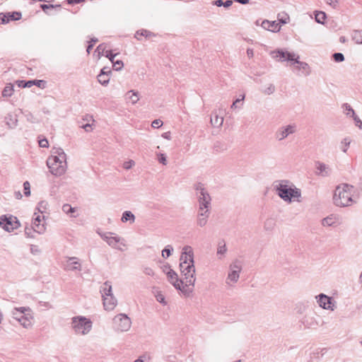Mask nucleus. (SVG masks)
Wrapping results in <instances>:
<instances>
[{
    "label": "nucleus",
    "instance_id": "f257e3e1",
    "mask_svg": "<svg viewBox=\"0 0 362 362\" xmlns=\"http://www.w3.org/2000/svg\"><path fill=\"white\" fill-rule=\"evenodd\" d=\"M273 189L278 196L285 202L291 203L297 200L300 202L301 191L288 180H279L273 183Z\"/></svg>",
    "mask_w": 362,
    "mask_h": 362
},
{
    "label": "nucleus",
    "instance_id": "f03ea898",
    "mask_svg": "<svg viewBox=\"0 0 362 362\" xmlns=\"http://www.w3.org/2000/svg\"><path fill=\"white\" fill-rule=\"evenodd\" d=\"M52 153L47 160V165L52 175L60 176L66 170V153L62 148H53Z\"/></svg>",
    "mask_w": 362,
    "mask_h": 362
},
{
    "label": "nucleus",
    "instance_id": "7ed1b4c3",
    "mask_svg": "<svg viewBox=\"0 0 362 362\" xmlns=\"http://www.w3.org/2000/svg\"><path fill=\"white\" fill-rule=\"evenodd\" d=\"M354 187L349 184L342 183L339 185L333 194V203L339 207H346L355 203L352 198Z\"/></svg>",
    "mask_w": 362,
    "mask_h": 362
},
{
    "label": "nucleus",
    "instance_id": "20e7f679",
    "mask_svg": "<svg viewBox=\"0 0 362 362\" xmlns=\"http://www.w3.org/2000/svg\"><path fill=\"white\" fill-rule=\"evenodd\" d=\"M272 54L274 59H279L281 61H291L295 64H298V69H303L306 71V75H309L310 73V66L308 64L304 62H300L298 60L299 56L298 54H296L295 53L284 52L283 50L279 49L277 51L272 52Z\"/></svg>",
    "mask_w": 362,
    "mask_h": 362
},
{
    "label": "nucleus",
    "instance_id": "39448f33",
    "mask_svg": "<svg viewBox=\"0 0 362 362\" xmlns=\"http://www.w3.org/2000/svg\"><path fill=\"white\" fill-rule=\"evenodd\" d=\"M243 269V262L238 259H234L228 267V272L225 281L228 288H233L239 281L240 275Z\"/></svg>",
    "mask_w": 362,
    "mask_h": 362
},
{
    "label": "nucleus",
    "instance_id": "423d86ee",
    "mask_svg": "<svg viewBox=\"0 0 362 362\" xmlns=\"http://www.w3.org/2000/svg\"><path fill=\"white\" fill-rule=\"evenodd\" d=\"M71 327L75 334L86 335L93 327L92 321L84 316H75L71 318Z\"/></svg>",
    "mask_w": 362,
    "mask_h": 362
},
{
    "label": "nucleus",
    "instance_id": "0eeeda50",
    "mask_svg": "<svg viewBox=\"0 0 362 362\" xmlns=\"http://www.w3.org/2000/svg\"><path fill=\"white\" fill-rule=\"evenodd\" d=\"M13 315H19L21 317L18 322L25 328H29L32 326L33 315L31 309L28 307H21L15 308L12 311Z\"/></svg>",
    "mask_w": 362,
    "mask_h": 362
},
{
    "label": "nucleus",
    "instance_id": "6e6552de",
    "mask_svg": "<svg viewBox=\"0 0 362 362\" xmlns=\"http://www.w3.org/2000/svg\"><path fill=\"white\" fill-rule=\"evenodd\" d=\"M180 272L185 280V285L187 288L188 286H194L196 277H195V267L194 264H181L180 265Z\"/></svg>",
    "mask_w": 362,
    "mask_h": 362
},
{
    "label": "nucleus",
    "instance_id": "1a4fd4ad",
    "mask_svg": "<svg viewBox=\"0 0 362 362\" xmlns=\"http://www.w3.org/2000/svg\"><path fill=\"white\" fill-rule=\"evenodd\" d=\"M115 329L119 332H127L132 326L131 319L125 314H118L113 318Z\"/></svg>",
    "mask_w": 362,
    "mask_h": 362
},
{
    "label": "nucleus",
    "instance_id": "9d476101",
    "mask_svg": "<svg viewBox=\"0 0 362 362\" xmlns=\"http://www.w3.org/2000/svg\"><path fill=\"white\" fill-rule=\"evenodd\" d=\"M296 131L297 127L295 124L281 126L275 132L274 137L278 141H281L286 139L289 135L295 134Z\"/></svg>",
    "mask_w": 362,
    "mask_h": 362
},
{
    "label": "nucleus",
    "instance_id": "9b49d317",
    "mask_svg": "<svg viewBox=\"0 0 362 362\" xmlns=\"http://www.w3.org/2000/svg\"><path fill=\"white\" fill-rule=\"evenodd\" d=\"M0 226L5 230L11 232L20 226V223L16 216L3 215L0 217Z\"/></svg>",
    "mask_w": 362,
    "mask_h": 362
},
{
    "label": "nucleus",
    "instance_id": "f8f14e48",
    "mask_svg": "<svg viewBox=\"0 0 362 362\" xmlns=\"http://www.w3.org/2000/svg\"><path fill=\"white\" fill-rule=\"evenodd\" d=\"M315 299L318 305L324 310L334 311L337 308L336 301L332 297L324 293L316 296Z\"/></svg>",
    "mask_w": 362,
    "mask_h": 362
},
{
    "label": "nucleus",
    "instance_id": "ddd939ff",
    "mask_svg": "<svg viewBox=\"0 0 362 362\" xmlns=\"http://www.w3.org/2000/svg\"><path fill=\"white\" fill-rule=\"evenodd\" d=\"M167 278L176 289L185 293L191 291L184 285V281L178 279L177 274L173 269L168 271Z\"/></svg>",
    "mask_w": 362,
    "mask_h": 362
},
{
    "label": "nucleus",
    "instance_id": "4468645a",
    "mask_svg": "<svg viewBox=\"0 0 362 362\" xmlns=\"http://www.w3.org/2000/svg\"><path fill=\"white\" fill-rule=\"evenodd\" d=\"M100 236L112 247L117 250H122L119 244L124 246L123 239L119 236H112V233H98Z\"/></svg>",
    "mask_w": 362,
    "mask_h": 362
},
{
    "label": "nucleus",
    "instance_id": "2eb2a0df",
    "mask_svg": "<svg viewBox=\"0 0 362 362\" xmlns=\"http://www.w3.org/2000/svg\"><path fill=\"white\" fill-rule=\"evenodd\" d=\"M198 202L211 205V198L202 183H197L194 186Z\"/></svg>",
    "mask_w": 362,
    "mask_h": 362
},
{
    "label": "nucleus",
    "instance_id": "dca6fc26",
    "mask_svg": "<svg viewBox=\"0 0 362 362\" xmlns=\"http://www.w3.org/2000/svg\"><path fill=\"white\" fill-rule=\"evenodd\" d=\"M194 264V252L191 246L186 245L182 248V252L180 256V263L181 264Z\"/></svg>",
    "mask_w": 362,
    "mask_h": 362
},
{
    "label": "nucleus",
    "instance_id": "f3484780",
    "mask_svg": "<svg viewBox=\"0 0 362 362\" xmlns=\"http://www.w3.org/2000/svg\"><path fill=\"white\" fill-rule=\"evenodd\" d=\"M210 216V210H204V211H197L196 223L197 226L203 228L206 226L208 219Z\"/></svg>",
    "mask_w": 362,
    "mask_h": 362
},
{
    "label": "nucleus",
    "instance_id": "a211bd4d",
    "mask_svg": "<svg viewBox=\"0 0 362 362\" xmlns=\"http://www.w3.org/2000/svg\"><path fill=\"white\" fill-rule=\"evenodd\" d=\"M340 223L339 217L334 214H331L322 220V225L323 226H337Z\"/></svg>",
    "mask_w": 362,
    "mask_h": 362
},
{
    "label": "nucleus",
    "instance_id": "6ab92c4d",
    "mask_svg": "<svg viewBox=\"0 0 362 362\" xmlns=\"http://www.w3.org/2000/svg\"><path fill=\"white\" fill-rule=\"evenodd\" d=\"M103 300L105 310L108 311L113 310L117 304V300L114 295L103 297Z\"/></svg>",
    "mask_w": 362,
    "mask_h": 362
},
{
    "label": "nucleus",
    "instance_id": "aec40b11",
    "mask_svg": "<svg viewBox=\"0 0 362 362\" xmlns=\"http://www.w3.org/2000/svg\"><path fill=\"white\" fill-rule=\"evenodd\" d=\"M262 27L267 30L272 32H277L281 29V25L276 21H269L268 20H264L262 23Z\"/></svg>",
    "mask_w": 362,
    "mask_h": 362
},
{
    "label": "nucleus",
    "instance_id": "412c9836",
    "mask_svg": "<svg viewBox=\"0 0 362 362\" xmlns=\"http://www.w3.org/2000/svg\"><path fill=\"white\" fill-rule=\"evenodd\" d=\"M65 269L81 271V266L79 262L78 261L77 257H69L66 264L65 265Z\"/></svg>",
    "mask_w": 362,
    "mask_h": 362
},
{
    "label": "nucleus",
    "instance_id": "4be33fe9",
    "mask_svg": "<svg viewBox=\"0 0 362 362\" xmlns=\"http://www.w3.org/2000/svg\"><path fill=\"white\" fill-rule=\"evenodd\" d=\"M316 168L317 170V175H320L323 177L329 176L331 174L330 168L324 163L317 162L316 163Z\"/></svg>",
    "mask_w": 362,
    "mask_h": 362
},
{
    "label": "nucleus",
    "instance_id": "5701e85b",
    "mask_svg": "<svg viewBox=\"0 0 362 362\" xmlns=\"http://www.w3.org/2000/svg\"><path fill=\"white\" fill-rule=\"evenodd\" d=\"M210 123L214 127L219 128L223 125V117L217 111H214L211 114Z\"/></svg>",
    "mask_w": 362,
    "mask_h": 362
},
{
    "label": "nucleus",
    "instance_id": "b1692460",
    "mask_svg": "<svg viewBox=\"0 0 362 362\" xmlns=\"http://www.w3.org/2000/svg\"><path fill=\"white\" fill-rule=\"evenodd\" d=\"M40 221H41V216L40 215H37L33 222L32 228L33 229V230L35 232L42 234L45 232V227L44 224H40Z\"/></svg>",
    "mask_w": 362,
    "mask_h": 362
},
{
    "label": "nucleus",
    "instance_id": "393cba45",
    "mask_svg": "<svg viewBox=\"0 0 362 362\" xmlns=\"http://www.w3.org/2000/svg\"><path fill=\"white\" fill-rule=\"evenodd\" d=\"M100 291L102 294V298L113 295L111 282L109 281H105L100 286Z\"/></svg>",
    "mask_w": 362,
    "mask_h": 362
},
{
    "label": "nucleus",
    "instance_id": "a878e982",
    "mask_svg": "<svg viewBox=\"0 0 362 362\" xmlns=\"http://www.w3.org/2000/svg\"><path fill=\"white\" fill-rule=\"evenodd\" d=\"M303 324L304 325L305 327L310 329V328H315L318 323L315 318L313 316H308L305 315L303 319Z\"/></svg>",
    "mask_w": 362,
    "mask_h": 362
},
{
    "label": "nucleus",
    "instance_id": "bb28decb",
    "mask_svg": "<svg viewBox=\"0 0 362 362\" xmlns=\"http://www.w3.org/2000/svg\"><path fill=\"white\" fill-rule=\"evenodd\" d=\"M227 252V247L224 241L220 242L218 244L216 255L219 259H222Z\"/></svg>",
    "mask_w": 362,
    "mask_h": 362
},
{
    "label": "nucleus",
    "instance_id": "cd10ccee",
    "mask_svg": "<svg viewBox=\"0 0 362 362\" xmlns=\"http://www.w3.org/2000/svg\"><path fill=\"white\" fill-rule=\"evenodd\" d=\"M98 81L101 85L106 86L110 81L107 72H104V69H101L100 73L98 76Z\"/></svg>",
    "mask_w": 362,
    "mask_h": 362
},
{
    "label": "nucleus",
    "instance_id": "c85d7f7f",
    "mask_svg": "<svg viewBox=\"0 0 362 362\" xmlns=\"http://www.w3.org/2000/svg\"><path fill=\"white\" fill-rule=\"evenodd\" d=\"M351 39L356 44H362V30H354L351 33Z\"/></svg>",
    "mask_w": 362,
    "mask_h": 362
},
{
    "label": "nucleus",
    "instance_id": "c756f323",
    "mask_svg": "<svg viewBox=\"0 0 362 362\" xmlns=\"http://www.w3.org/2000/svg\"><path fill=\"white\" fill-rule=\"evenodd\" d=\"M126 95L133 105L136 104L139 100V92L137 91L129 90Z\"/></svg>",
    "mask_w": 362,
    "mask_h": 362
},
{
    "label": "nucleus",
    "instance_id": "7c9ffc66",
    "mask_svg": "<svg viewBox=\"0 0 362 362\" xmlns=\"http://www.w3.org/2000/svg\"><path fill=\"white\" fill-rule=\"evenodd\" d=\"M121 221L123 223L130 221L131 223H134L135 221V216L130 211H125L123 212Z\"/></svg>",
    "mask_w": 362,
    "mask_h": 362
},
{
    "label": "nucleus",
    "instance_id": "2f4dec72",
    "mask_svg": "<svg viewBox=\"0 0 362 362\" xmlns=\"http://www.w3.org/2000/svg\"><path fill=\"white\" fill-rule=\"evenodd\" d=\"M62 211L66 214L70 215L71 217H76L77 216L74 214L76 211V208L72 207L71 205L68 204H65L62 206Z\"/></svg>",
    "mask_w": 362,
    "mask_h": 362
},
{
    "label": "nucleus",
    "instance_id": "473e14b6",
    "mask_svg": "<svg viewBox=\"0 0 362 362\" xmlns=\"http://www.w3.org/2000/svg\"><path fill=\"white\" fill-rule=\"evenodd\" d=\"M13 86L12 84L9 83L6 85L3 91H2V95L4 97H10L13 95Z\"/></svg>",
    "mask_w": 362,
    "mask_h": 362
},
{
    "label": "nucleus",
    "instance_id": "72a5a7b5",
    "mask_svg": "<svg viewBox=\"0 0 362 362\" xmlns=\"http://www.w3.org/2000/svg\"><path fill=\"white\" fill-rule=\"evenodd\" d=\"M151 35H153V34L150 31L146 30H141L136 31V33L135 34V37L137 40H141V36H144L146 37H149Z\"/></svg>",
    "mask_w": 362,
    "mask_h": 362
},
{
    "label": "nucleus",
    "instance_id": "f704fd0d",
    "mask_svg": "<svg viewBox=\"0 0 362 362\" xmlns=\"http://www.w3.org/2000/svg\"><path fill=\"white\" fill-rule=\"evenodd\" d=\"M277 18L280 23L286 24L289 21V16L285 12H281L278 14Z\"/></svg>",
    "mask_w": 362,
    "mask_h": 362
},
{
    "label": "nucleus",
    "instance_id": "c9c22d12",
    "mask_svg": "<svg viewBox=\"0 0 362 362\" xmlns=\"http://www.w3.org/2000/svg\"><path fill=\"white\" fill-rule=\"evenodd\" d=\"M351 140L349 138H344L341 141L340 148L344 153H346L347 150L350 146Z\"/></svg>",
    "mask_w": 362,
    "mask_h": 362
},
{
    "label": "nucleus",
    "instance_id": "e433bc0d",
    "mask_svg": "<svg viewBox=\"0 0 362 362\" xmlns=\"http://www.w3.org/2000/svg\"><path fill=\"white\" fill-rule=\"evenodd\" d=\"M6 14L7 18L9 19V21L19 20L21 18L22 16L21 13L17 11H14L12 13H6Z\"/></svg>",
    "mask_w": 362,
    "mask_h": 362
},
{
    "label": "nucleus",
    "instance_id": "4c0bfd02",
    "mask_svg": "<svg viewBox=\"0 0 362 362\" xmlns=\"http://www.w3.org/2000/svg\"><path fill=\"white\" fill-rule=\"evenodd\" d=\"M173 251V248L170 245H168L165 247L162 250V257L165 259L169 257L172 252Z\"/></svg>",
    "mask_w": 362,
    "mask_h": 362
},
{
    "label": "nucleus",
    "instance_id": "58836bf2",
    "mask_svg": "<svg viewBox=\"0 0 362 362\" xmlns=\"http://www.w3.org/2000/svg\"><path fill=\"white\" fill-rule=\"evenodd\" d=\"M275 226V221L273 218H268L264 222V229L266 230H272Z\"/></svg>",
    "mask_w": 362,
    "mask_h": 362
},
{
    "label": "nucleus",
    "instance_id": "ea45409f",
    "mask_svg": "<svg viewBox=\"0 0 362 362\" xmlns=\"http://www.w3.org/2000/svg\"><path fill=\"white\" fill-rule=\"evenodd\" d=\"M326 18V13L323 11H318L315 14V21L318 23L324 24V21Z\"/></svg>",
    "mask_w": 362,
    "mask_h": 362
},
{
    "label": "nucleus",
    "instance_id": "a19ab883",
    "mask_svg": "<svg viewBox=\"0 0 362 362\" xmlns=\"http://www.w3.org/2000/svg\"><path fill=\"white\" fill-rule=\"evenodd\" d=\"M344 113L347 115V116H349V117H354L355 115V112L354 110H353V108L348 104H344Z\"/></svg>",
    "mask_w": 362,
    "mask_h": 362
},
{
    "label": "nucleus",
    "instance_id": "79ce46f5",
    "mask_svg": "<svg viewBox=\"0 0 362 362\" xmlns=\"http://www.w3.org/2000/svg\"><path fill=\"white\" fill-rule=\"evenodd\" d=\"M276 88L274 84L270 83L268 85L267 87H266L263 90L262 93L266 95H271L274 93Z\"/></svg>",
    "mask_w": 362,
    "mask_h": 362
},
{
    "label": "nucleus",
    "instance_id": "37998d69",
    "mask_svg": "<svg viewBox=\"0 0 362 362\" xmlns=\"http://www.w3.org/2000/svg\"><path fill=\"white\" fill-rule=\"evenodd\" d=\"M23 189H24V194L26 197H28L30 195V185L28 181H25L23 183Z\"/></svg>",
    "mask_w": 362,
    "mask_h": 362
},
{
    "label": "nucleus",
    "instance_id": "c03bdc74",
    "mask_svg": "<svg viewBox=\"0 0 362 362\" xmlns=\"http://www.w3.org/2000/svg\"><path fill=\"white\" fill-rule=\"evenodd\" d=\"M333 59L337 62H341L344 60V56L342 53L336 52L333 54Z\"/></svg>",
    "mask_w": 362,
    "mask_h": 362
},
{
    "label": "nucleus",
    "instance_id": "a18cd8bd",
    "mask_svg": "<svg viewBox=\"0 0 362 362\" xmlns=\"http://www.w3.org/2000/svg\"><path fill=\"white\" fill-rule=\"evenodd\" d=\"M112 63L113 64L114 69H115L116 71L120 70L123 67V65H124L122 61H121V60H117V61L113 60V62H112Z\"/></svg>",
    "mask_w": 362,
    "mask_h": 362
},
{
    "label": "nucleus",
    "instance_id": "49530a36",
    "mask_svg": "<svg viewBox=\"0 0 362 362\" xmlns=\"http://www.w3.org/2000/svg\"><path fill=\"white\" fill-rule=\"evenodd\" d=\"M198 211H204V210H210L211 205L205 203L198 202Z\"/></svg>",
    "mask_w": 362,
    "mask_h": 362
},
{
    "label": "nucleus",
    "instance_id": "de8ad7c7",
    "mask_svg": "<svg viewBox=\"0 0 362 362\" xmlns=\"http://www.w3.org/2000/svg\"><path fill=\"white\" fill-rule=\"evenodd\" d=\"M156 300L162 303L163 305H166L167 304V302L165 301V297L164 296L160 293V292H158L156 294Z\"/></svg>",
    "mask_w": 362,
    "mask_h": 362
},
{
    "label": "nucleus",
    "instance_id": "09e8293b",
    "mask_svg": "<svg viewBox=\"0 0 362 362\" xmlns=\"http://www.w3.org/2000/svg\"><path fill=\"white\" fill-rule=\"evenodd\" d=\"M158 160L159 163H162L164 165H167V159L166 156L164 153H159L157 154Z\"/></svg>",
    "mask_w": 362,
    "mask_h": 362
},
{
    "label": "nucleus",
    "instance_id": "8fccbe9b",
    "mask_svg": "<svg viewBox=\"0 0 362 362\" xmlns=\"http://www.w3.org/2000/svg\"><path fill=\"white\" fill-rule=\"evenodd\" d=\"M105 49L106 45L105 44H100L97 47L95 52H98L99 55H103L104 53L107 51Z\"/></svg>",
    "mask_w": 362,
    "mask_h": 362
},
{
    "label": "nucleus",
    "instance_id": "3c124183",
    "mask_svg": "<svg viewBox=\"0 0 362 362\" xmlns=\"http://www.w3.org/2000/svg\"><path fill=\"white\" fill-rule=\"evenodd\" d=\"M40 8L44 11L46 12L47 9L54 8H60V5H55V6H54L53 4H41L40 5Z\"/></svg>",
    "mask_w": 362,
    "mask_h": 362
},
{
    "label": "nucleus",
    "instance_id": "603ef678",
    "mask_svg": "<svg viewBox=\"0 0 362 362\" xmlns=\"http://www.w3.org/2000/svg\"><path fill=\"white\" fill-rule=\"evenodd\" d=\"M135 165V162L133 160H129L123 163V168L126 170L132 168Z\"/></svg>",
    "mask_w": 362,
    "mask_h": 362
},
{
    "label": "nucleus",
    "instance_id": "864d4df0",
    "mask_svg": "<svg viewBox=\"0 0 362 362\" xmlns=\"http://www.w3.org/2000/svg\"><path fill=\"white\" fill-rule=\"evenodd\" d=\"M143 272L146 275H148V276H153L155 275V272H154L153 269L148 267H144Z\"/></svg>",
    "mask_w": 362,
    "mask_h": 362
},
{
    "label": "nucleus",
    "instance_id": "5fc2aeb1",
    "mask_svg": "<svg viewBox=\"0 0 362 362\" xmlns=\"http://www.w3.org/2000/svg\"><path fill=\"white\" fill-rule=\"evenodd\" d=\"M163 125V122L159 119H154L152 123H151V127L153 128H155V129H157V128H159L161 126Z\"/></svg>",
    "mask_w": 362,
    "mask_h": 362
},
{
    "label": "nucleus",
    "instance_id": "6e6d98bb",
    "mask_svg": "<svg viewBox=\"0 0 362 362\" xmlns=\"http://www.w3.org/2000/svg\"><path fill=\"white\" fill-rule=\"evenodd\" d=\"M9 22V19L7 18L6 13H0V23L2 24L7 23Z\"/></svg>",
    "mask_w": 362,
    "mask_h": 362
},
{
    "label": "nucleus",
    "instance_id": "4d7b16f0",
    "mask_svg": "<svg viewBox=\"0 0 362 362\" xmlns=\"http://www.w3.org/2000/svg\"><path fill=\"white\" fill-rule=\"evenodd\" d=\"M116 55L117 54H113L111 50H107L105 52V57L108 58L111 62H113Z\"/></svg>",
    "mask_w": 362,
    "mask_h": 362
},
{
    "label": "nucleus",
    "instance_id": "13d9d810",
    "mask_svg": "<svg viewBox=\"0 0 362 362\" xmlns=\"http://www.w3.org/2000/svg\"><path fill=\"white\" fill-rule=\"evenodd\" d=\"M82 120L84 122H87V123H94L95 120L92 115H86L83 118Z\"/></svg>",
    "mask_w": 362,
    "mask_h": 362
},
{
    "label": "nucleus",
    "instance_id": "bf43d9fd",
    "mask_svg": "<svg viewBox=\"0 0 362 362\" xmlns=\"http://www.w3.org/2000/svg\"><path fill=\"white\" fill-rule=\"evenodd\" d=\"M93 123H86V124H82L81 125V127L85 129L86 132H90L92 129V126Z\"/></svg>",
    "mask_w": 362,
    "mask_h": 362
},
{
    "label": "nucleus",
    "instance_id": "052dcab7",
    "mask_svg": "<svg viewBox=\"0 0 362 362\" xmlns=\"http://www.w3.org/2000/svg\"><path fill=\"white\" fill-rule=\"evenodd\" d=\"M46 81L43 80H35V84L39 88H44L45 87Z\"/></svg>",
    "mask_w": 362,
    "mask_h": 362
},
{
    "label": "nucleus",
    "instance_id": "680f3d73",
    "mask_svg": "<svg viewBox=\"0 0 362 362\" xmlns=\"http://www.w3.org/2000/svg\"><path fill=\"white\" fill-rule=\"evenodd\" d=\"M245 99V95H242L240 98L236 99L233 104L230 106L231 109H235L237 107V103H240V101L243 100Z\"/></svg>",
    "mask_w": 362,
    "mask_h": 362
},
{
    "label": "nucleus",
    "instance_id": "e2e57ef3",
    "mask_svg": "<svg viewBox=\"0 0 362 362\" xmlns=\"http://www.w3.org/2000/svg\"><path fill=\"white\" fill-rule=\"evenodd\" d=\"M39 304L41 307L46 308L47 309L53 308L52 305H51L49 302L40 301Z\"/></svg>",
    "mask_w": 362,
    "mask_h": 362
},
{
    "label": "nucleus",
    "instance_id": "0e129e2a",
    "mask_svg": "<svg viewBox=\"0 0 362 362\" xmlns=\"http://www.w3.org/2000/svg\"><path fill=\"white\" fill-rule=\"evenodd\" d=\"M338 0H327V4L331 6L332 8H336L338 5Z\"/></svg>",
    "mask_w": 362,
    "mask_h": 362
},
{
    "label": "nucleus",
    "instance_id": "69168bd1",
    "mask_svg": "<svg viewBox=\"0 0 362 362\" xmlns=\"http://www.w3.org/2000/svg\"><path fill=\"white\" fill-rule=\"evenodd\" d=\"M30 252L33 255H36L40 252V250L37 248L36 245H32L30 246Z\"/></svg>",
    "mask_w": 362,
    "mask_h": 362
},
{
    "label": "nucleus",
    "instance_id": "338daca9",
    "mask_svg": "<svg viewBox=\"0 0 362 362\" xmlns=\"http://www.w3.org/2000/svg\"><path fill=\"white\" fill-rule=\"evenodd\" d=\"M39 145L40 147H47L48 146V141L46 139H42L39 141Z\"/></svg>",
    "mask_w": 362,
    "mask_h": 362
},
{
    "label": "nucleus",
    "instance_id": "774afa93",
    "mask_svg": "<svg viewBox=\"0 0 362 362\" xmlns=\"http://www.w3.org/2000/svg\"><path fill=\"white\" fill-rule=\"evenodd\" d=\"M31 230L32 228H30L28 227H25V234L26 235V236L28 238H33V236L32 235V232H31Z\"/></svg>",
    "mask_w": 362,
    "mask_h": 362
}]
</instances>
